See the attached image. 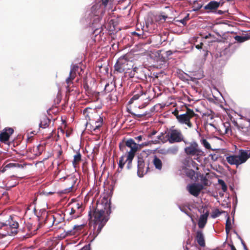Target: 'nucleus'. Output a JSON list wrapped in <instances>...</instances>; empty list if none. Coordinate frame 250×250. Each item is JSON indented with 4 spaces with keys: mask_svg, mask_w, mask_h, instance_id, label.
Here are the masks:
<instances>
[{
    "mask_svg": "<svg viewBox=\"0 0 250 250\" xmlns=\"http://www.w3.org/2000/svg\"><path fill=\"white\" fill-rule=\"evenodd\" d=\"M111 212V203L106 199L97 202L96 206H90L88 211L89 223L93 224V235L96 237L109 220Z\"/></svg>",
    "mask_w": 250,
    "mask_h": 250,
    "instance_id": "1",
    "label": "nucleus"
},
{
    "mask_svg": "<svg viewBox=\"0 0 250 250\" xmlns=\"http://www.w3.org/2000/svg\"><path fill=\"white\" fill-rule=\"evenodd\" d=\"M89 110H92V108L86 107L83 111V114L85 117L88 118L89 122L87 123V125H89V129L91 131L95 132H97L98 130L100 131V128L103 125V116L94 110H93L92 112H90Z\"/></svg>",
    "mask_w": 250,
    "mask_h": 250,
    "instance_id": "2",
    "label": "nucleus"
},
{
    "mask_svg": "<svg viewBox=\"0 0 250 250\" xmlns=\"http://www.w3.org/2000/svg\"><path fill=\"white\" fill-rule=\"evenodd\" d=\"M184 152L188 156L193 157V159L198 162L200 161V158L204 155V151L195 141L189 143L188 146L185 147Z\"/></svg>",
    "mask_w": 250,
    "mask_h": 250,
    "instance_id": "3",
    "label": "nucleus"
},
{
    "mask_svg": "<svg viewBox=\"0 0 250 250\" xmlns=\"http://www.w3.org/2000/svg\"><path fill=\"white\" fill-rule=\"evenodd\" d=\"M250 158V151L241 149L238 155H231L227 157L226 160L230 165L239 166L247 161Z\"/></svg>",
    "mask_w": 250,
    "mask_h": 250,
    "instance_id": "4",
    "label": "nucleus"
},
{
    "mask_svg": "<svg viewBox=\"0 0 250 250\" xmlns=\"http://www.w3.org/2000/svg\"><path fill=\"white\" fill-rule=\"evenodd\" d=\"M186 113L180 115L178 116V121L179 123L187 125L189 127H192L193 125L190 120L194 118L195 120L197 119L199 116L194 113L193 110L190 109L186 106Z\"/></svg>",
    "mask_w": 250,
    "mask_h": 250,
    "instance_id": "5",
    "label": "nucleus"
},
{
    "mask_svg": "<svg viewBox=\"0 0 250 250\" xmlns=\"http://www.w3.org/2000/svg\"><path fill=\"white\" fill-rule=\"evenodd\" d=\"M166 138L170 144L180 143L184 141V137L181 130L170 128L167 132Z\"/></svg>",
    "mask_w": 250,
    "mask_h": 250,
    "instance_id": "6",
    "label": "nucleus"
},
{
    "mask_svg": "<svg viewBox=\"0 0 250 250\" xmlns=\"http://www.w3.org/2000/svg\"><path fill=\"white\" fill-rule=\"evenodd\" d=\"M132 67V62L124 57L118 59L114 65L115 70L118 73L125 72Z\"/></svg>",
    "mask_w": 250,
    "mask_h": 250,
    "instance_id": "7",
    "label": "nucleus"
},
{
    "mask_svg": "<svg viewBox=\"0 0 250 250\" xmlns=\"http://www.w3.org/2000/svg\"><path fill=\"white\" fill-rule=\"evenodd\" d=\"M150 160L148 157L145 158L143 157H138V175L142 177L146 174L149 169V164Z\"/></svg>",
    "mask_w": 250,
    "mask_h": 250,
    "instance_id": "8",
    "label": "nucleus"
},
{
    "mask_svg": "<svg viewBox=\"0 0 250 250\" xmlns=\"http://www.w3.org/2000/svg\"><path fill=\"white\" fill-rule=\"evenodd\" d=\"M63 186L65 187L62 193L66 194L73 191V189L78 179L75 176L69 175L64 177Z\"/></svg>",
    "mask_w": 250,
    "mask_h": 250,
    "instance_id": "9",
    "label": "nucleus"
},
{
    "mask_svg": "<svg viewBox=\"0 0 250 250\" xmlns=\"http://www.w3.org/2000/svg\"><path fill=\"white\" fill-rule=\"evenodd\" d=\"M80 69L81 71H82V69L80 68L79 66L77 65H74L69 73V77L66 80V83L67 84L66 87V92L70 93L73 90L71 89L70 85L73 84V81L76 77V73H78L80 74V72H79V70Z\"/></svg>",
    "mask_w": 250,
    "mask_h": 250,
    "instance_id": "10",
    "label": "nucleus"
},
{
    "mask_svg": "<svg viewBox=\"0 0 250 250\" xmlns=\"http://www.w3.org/2000/svg\"><path fill=\"white\" fill-rule=\"evenodd\" d=\"M187 188L190 194L195 197H198L201 190L204 189V187L202 184L193 183L188 185Z\"/></svg>",
    "mask_w": 250,
    "mask_h": 250,
    "instance_id": "11",
    "label": "nucleus"
},
{
    "mask_svg": "<svg viewBox=\"0 0 250 250\" xmlns=\"http://www.w3.org/2000/svg\"><path fill=\"white\" fill-rule=\"evenodd\" d=\"M133 96L128 101V104H132L135 100H138L140 97L146 95V90H144L143 87L138 84L136 86L134 90L132 92Z\"/></svg>",
    "mask_w": 250,
    "mask_h": 250,
    "instance_id": "12",
    "label": "nucleus"
},
{
    "mask_svg": "<svg viewBox=\"0 0 250 250\" xmlns=\"http://www.w3.org/2000/svg\"><path fill=\"white\" fill-rule=\"evenodd\" d=\"M14 129L11 127H6L0 132V141L6 143L8 141L10 136L13 133Z\"/></svg>",
    "mask_w": 250,
    "mask_h": 250,
    "instance_id": "13",
    "label": "nucleus"
},
{
    "mask_svg": "<svg viewBox=\"0 0 250 250\" xmlns=\"http://www.w3.org/2000/svg\"><path fill=\"white\" fill-rule=\"evenodd\" d=\"M220 3L221 1H210L204 7V8L208 13H216L217 9L220 5Z\"/></svg>",
    "mask_w": 250,
    "mask_h": 250,
    "instance_id": "14",
    "label": "nucleus"
},
{
    "mask_svg": "<svg viewBox=\"0 0 250 250\" xmlns=\"http://www.w3.org/2000/svg\"><path fill=\"white\" fill-rule=\"evenodd\" d=\"M125 145L127 147L130 148V150L128 152L129 157L131 158L133 155H135V152L138 149V145L135 143L132 139H129L125 140Z\"/></svg>",
    "mask_w": 250,
    "mask_h": 250,
    "instance_id": "15",
    "label": "nucleus"
},
{
    "mask_svg": "<svg viewBox=\"0 0 250 250\" xmlns=\"http://www.w3.org/2000/svg\"><path fill=\"white\" fill-rule=\"evenodd\" d=\"M83 211V208L82 204L77 203L74 207L71 208L69 213L70 215H72V217L77 218L81 216Z\"/></svg>",
    "mask_w": 250,
    "mask_h": 250,
    "instance_id": "16",
    "label": "nucleus"
},
{
    "mask_svg": "<svg viewBox=\"0 0 250 250\" xmlns=\"http://www.w3.org/2000/svg\"><path fill=\"white\" fill-rule=\"evenodd\" d=\"M1 227L8 226L10 229H14V230L12 231V233L17 232L16 229L19 227V224L16 221H13L12 219L10 218V220H9L6 223H0Z\"/></svg>",
    "mask_w": 250,
    "mask_h": 250,
    "instance_id": "17",
    "label": "nucleus"
},
{
    "mask_svg": "<svg viewBox=\"0 0 250 250\" xmlns=\"http://www.w3.org/2000/svg\"><path fill=\"white\" fill-rule=\"evenodd\" d=\"M209 212L207 211L206 213L201 215L199 219L198 222V226L200 228L203 229L205 227L207 222Z\"/></svg>",
    "mask_w": 250,
    "mask_h": 250,
    "instance_id": "18",
    "label": "nucleus"
},
{
    "mask_svg": "<svg viewBox=\"0 0 250 250\" xmlns=\"http://www.w3.org/2000/svg\"><path fill=\"white\" fill-rule=\"evenodd\" d=\"M139 70L136 67H135L133 69L131 67L130 70H128L125 72V76H128L129 78H139V76L138 75Z\"/></svg>",
    "mask_w": 250,
    "mask_h": 250,
    "instance_id": "19",
    "label": "nucleus"
},
{
    "mask_svg": "<svg viewBox=\"0 0 250 250\" xmlns=\"http://www.w3.org/2000/svg\"><path fill=\"white\" fill-rule=\"evenodd\" d=\"M192 157H187L182 161V164L184 166V167H190L191 165H192L193 167L197 165L196 163L194 161L195 160L191 158Z\"/></svg>",
    "mask_w": 250,
    "mask_h": 250,
    "instance_id": "20",
    "label": "nucleus"
},
{
    "mask_svg": "<svg viewBox=\"0 0 250 250\" xmlns=\"http://www.w3.org/2000/svg\"><path fill=\"white\" fill-rule=\"evenodd\" d=\"M196 239L198 244L201 247L205 246V242L203 234L201 230H198L196 232Z\"/></svg>",
    "mask_w": 250,
    "mask_h": 250,
    "instance_id": "21",
    "label": "nucleus"
},
{
    "mask_svg": "<svg viewBox=\"0 0 250 250\" xmlns=\"http://www.w3.org/2000/svg\"><path fill=\"white\" fill-rule=\"evenodd\" d=\"M116 91V86L112 83H107L104 86V92L107 94L111 92H115Z\"/></svg>",
    "mask_w": 250,
    "mask_h": 250,
    "instance_id": "22",
    "label": "nucleus"
},
{
    "mask_svg": "<svg viewBox=\"0 0 250 250\" xmlns=\"http://www.w3.org/2000/svg\"><path fill=\"white\" fill-rule=\"evenodd\" d=\"M152 163L155 167L158 170H161L162 168L163 163L162 161L156 156L154 157Z\"/></svg>",
    "mask_w": 250,
    "mask_h": 250,
    "instance_id": "23",
    "label": "nucleus"
},
{
    "mask_svg": "<svg viewBox=\"0 0 250 250\" xmlns=\"http://www.w3.org/2000/svg\"><path fill=\"white\" fill-rule=\"evenodd\" d=\"M234 39L238 42H243L250 39V33L243 36L237 35L234 37Z\"/></svg>",
    "mask_w": 250,
    "mask_h": 250,
    "instance_id": "24",
    "label": "nucleus"
},
{
    "mask_svg": "<svg viewBox=\"0 0 250 250\" xmlns=\"http://www.w3.org/2000/svg\"><path fill=\"white\" fill-rule=\"evenodd\" d=\"M82 161V155L79 152H77L76 154L74 156V159L72 162L73 166L76 167L79 165L80 162Z\"/></svg>",
    "mask_w": 250,
    "mask_h": 250,
    "instance_id": "25",
    "label": "nucleus"
},
{
    "mask_svg": "<svg viewBox=\"0 0 250 250\" xmlns=\"http://www.w3.org/2000/svg\"><path fill=\"white\" fill-rule=\"evenodd\" d=\"M50 122V120L48 118L44 117L41 120L39 124V126L42 128H45L49 126Z\"/></svg>",
    "mask_w": 250,
    "mask_h": 250,
    "instance_id": "26",
    "label": "nucleus"
},
{
    "mask_svg": "<svg viewBox=\"0 0 250 250\" xmlns=\"http://www.w3.org/2000/svg\"><path fill=\"white\" fill-rule=\"evenodd\" d=\"M129 113L131 114L133 118L135 119H138L139 118L144 117L147 115L148 114H149V112L147 111H146L143 113H140L139 114H137L132 111H129Z\"/></svg>",
    "mask_w": 250,
    "mask_h": 250,
    "instance_id": "27",
    "label": "nucleus"
},
{
    "mask_svg": "<svg viewBox=\"0 0 250 250\" xmlns=\"http://www.w3.org/2000/svg\"><path fill=\"white\" fill-rule=\"evenodd\" d=\"M231 225L230 219L229 216H228V218L226 220V226H225V230L227 234H228L229 232L230 229H231Z\"/></svg>",
    "mask_w": 250,
    "mask_h": 250,
    "instance_id": "28",
    "label": "nucleus"
},
{
    "mask_svg": "<svg viewBox=\"0 0 250 250\" xmlns=\"http://www.w3.org/2000/svg\"><path fill=\"white\" fill-rule=\"evenodd\" d=\"M224 212V211H220L219 210V209L216 208L214 210L212 211V212L211 214V217L213 218H216Z\"/></svg>",
    "mask_w": 250,
    "mask_h": 250,
    "instance_id": "29",
    "label": "nucleus"
},
{
    "mask_svg": "<svg viewBox=\"0 0 250 250\" xmlns=\"http://www.w3.org/2000/svg\"><path fill=\"white\" fill-rule=\"evenodd\" d=\"M134 155H133V156L131 158L129 157V155H127V156L126 161L127 163V168L128 169H130L132 167V161L134 157Z\"/></svg>",
    "mask_w": 250,
    "mask_h": 250,
    "instance_id": "30",
    "label": "nucleus"
},
{
    "mask_svg": "<svg viewBox=\"0 0 250 250\" xmlns=\"http://www.w3.org/2000/svg\"><path fill=\"white\" fill-rule=\"evenodd\" d=\"M16 165L19 166V164L9 163V164H7V165H6L4 167L0 168V172L3 173L6 170L7 168L15 167Z\"/></svg>",
    "mask_w": 250,
    "mask_h": 250,
    "instance_id": "31",
    "label": "nucleus"
},
{
    "mask_svg": "<svg viewBox=\"0 0 250 250\" xmlns=\"http://www.w3.org/2000/svg\"><path fill=\"white\" fill-rule=\"evenodd\" d=\"M126 162V159L125 160V156H123L120 158L119 162V167L122 169L125 163Z\"/></svg>",
    "mask_w": 250,
    "mask_h": 250,
    "instance_id": "32",
    "label": "nucleus"
},
{
    "mask_svg": "<svg viewBox=\"0 0 250 250\" xmlns=\"http://www.w3.org/2000/svg\"><path fill=\"white\" fill-rule=\"evenodd\" d=\"M202 4L199 3L196 1H194L193 5V11H197L199 10L202 8Z\"/></svg>",
    "mask_w": 250,
    "mask_h": 250,
    "instance_id": "33",
    "label": "nucleus"
},
{
    "mask_svg": "<svg viewBox=\"0 0 250 250\" xmlns=\"http://www.w3.org/2000/svg\"><path fill=\"white\" fill-rule=\"evenodd\" d=\"M218 183L221 185L223 191L224 192L226 191L227 190V187L225 182L222 179H219Z\"/></svg>",
    "mask_w": 250,
    "mask_h": 250,
    "instance_id": "34",
    "label": "nucleus"
},
{
    "mask_svg": "<svg viewBox=\"0 0 250 250\" xmlns=\"http://www.w3.org/2000/svg\"><path fill=\"white\" fill-rule=\"evenodd\" d=\"M93 33L95 35V36H97L98 35H99L100 36H101L102 35L104 34L103 33V28L102 27H100V28H96L93 31Z\"/></svg>",
    "mask_w": 250,
    "mask_h": 250,
    "instance_id": "35",
    "label": "nucleus"
},
{
    "mask_svg": "<svg viewBox=\"0 0 250 250\" xmlns=\"http://www.w3.org/2000/svg\"><path fill=\"white\" fill-rule=\"evenodd\" d=\"M126 146L125 145V140L124 139L119 144L120 150L123 152L125 150Z\"/></svg>",
    "mask_w": 250,
    "mask_h": 250,
    "instance_id": "36",
    "label": "nucleus"
},
{
    "mask_svg": "<svg viewBox=\"0 0 250 250\" xmlns=\"http://www.w3.org/2000/svg\"><path fill=\"white\" fill-rule=\"evenodd\" d=\"M201 143L206 148L208 149H211V146L209 143L207 141V140L204 139H202L201 141Z\"/></svg>",
    "mask_w": 250,
    "mask_h": 250,
    "instance_id": "37",
    "label": "nucleus"
},
{
    "mask_svg": "<svg viewBox=\"0 0 250 250\" xmlns=\"http://www.w3.org/2000/svg\"><path fill=\"white\" fill-rule=\"evenodd\" d=\"M38 131L33 130L32 131L31 129H28L27 131V133L28 138L32 137L33 136L36 135L38 133Z\"/></svg>",
    "mask_w": 250,
    "mask_h": 250,
    "instance_id": "38",
    "label": "nucleus"
},
{
    "mask_svg": "<svg viewBox=\"0 0 250 250\" xmlns=\"http://www.w3.org/2000/svg\"><path fill=\"white\" fill-rule=\"evenodd\" d=\"M178 151V147H177V146L171 147H170L168 149V152L169 153L173 154H176L177 153Z\"/></svg>",
    "mask_w": 250,
    "mask_h": 250,
    "instance_id": "39",
    "label": "nucleus"
},
{
    "mask_svg": "<svg viewBox=\"0 0 250 250\" xmlns=\"http://www.w3.org/2000/svg\"><path fill=\"white\" fill-rule=\"evenodd\" d=\"M186 175L189 178L192 179L195 175V171L193 170H188L186 172Z\"/></svg>",
    "mask_w": 250,
    "mask_h": 250,
    "instance_id": "40",
    "label": "nucleus"
},
{
    "mask_svg": "<svg viewBox=\"0 0 250 250\" xmlns=\"http://www.w3.org/2000/svg\"><path fill=\"white\" fill-rule=\"evenodd\" d=\"M201 180L202 181V182L203 183V187L208 186V180L206 176H204V175H202L201 176Z\"/></svg>",
    "mask_w": 250,
    "mask_h": 250,
    "instance_id": "41",
    "label": "nucleus"
},
{
    "mask_svg": "<svg viewBox=\"0 0 250 250\" xmlns=\"http://www.w3.org/2000/svg\"><path fill=\"white\" fill-rule=\"evenodd\" d=\"M223 125L224 126V127L225 128V129H226V130L227 131V133H228L229 132V131H230V123L229 122H227L225 123H223Z\"/></svg>",
    "mask_w": 250,
    "mask_h": 250,
    "instance_id": "42",
    "label": "nucleus"
},
{
    "mask_svg": "<svg viewBox=\"0 0 250 250\" xmlns=\"http://www.w3.org/2000/svg\"><path fill=\"white\" fill-rule=\"evenodd\" d=\"M54 216L52 215L47 216L45 220V224H47L49 221H53V222H54Z\"/></svg>",
    "mask_w": 250,
    "mask_h": 250,
    "instance_id": "43",
    "label": "nucleus"
},
{
    "mask_svg": "<svg viewBox=\"0 0 250 250\" xmlns=\"http://www.w3.org/2000/svg\"><path fill=\"white\" fill-rule=\"evenodd\" d=\"M219 130L221 133L224 134H227V131L226 129H225V128L224 127V126L223 125V124L220 127Z\"/></svg>",
    "mask_w": 250,
    "mask_h": 250,
    "instance_id": "44",
    "label": "nucleus"
},
{
    "mask_svg": "<svg viewBox=\"0 0 250 250\" xmlns=\"http://www.w3.org/2000/svg\"><path fill=\"white\" fill-rule=\"evenodd\" d=\"M61 95L58 93L56 98L55 99V102L57 103V104H59L61 101Z\"/></svg>",
    "mask_w": 250,
    "mask_h": 250,
    "instance_id": "45",
    "label": "nucleus"
},
{
    "mask_svg": "<svg viewBox=\"0 0 250 250\" xmlns=\"http://www.w3.org/2000/svg\"><path fill=\"white\" fill-rule=\"evenodd\" d=\"M172 114L175 116L176 119L178 120V116H180V114H179V111L177 109H175V110L172 112Z\"/></svg>",
    "mask_w": 250,
    "mask_h": 250,
    "instance_id": "46",
    "label": "nucleus"
},
{
    "mask_svg": "<svg viewBox=\"0 0 250 250\" xmlns=\"http://www.w3.org/2000/svg\"><path fill=\"white\" fill-rule=\"evenodd\" d=\"M83 227V225H79V226H75L74 227H73V229H76V230H81Z\"/></svg>",
    "mask_w": 250,
    "mask_h": 250,
    "instance_id": "47",
    "label": "nucleus"
},
{
    "mask_svg": "<svg viewBox=\"0 0 250 250\" xmlns=\"http://www.w3.org/2000/svg\"><path fill=\"white\" fill-rule=\"evenodd\" d=\"M203 45V43L201 42L200 44L196 45L195 47L198 49H200L202 48Z\"/></svg>",
    "mask_w": 250,
    "mask_h": 250,
    "instance_id": "48",
    "label": "nucleus"
},
{
    "mask_svg": "<svg viewBox=\"0 0 250 250\" xmlns=\"http://www.w3.org/2000/svg\"><path fill=\"white\" fill-rule=\"evenodd\" d=\"M241 242H242V244L244 247V250H249L248 248L247 247V246H246L245 243L244 242V241L243 240H242Z\"/></svg>",
    "mask_w": 250,
    "mask_h": 250,
    "instance_id": "49",
    "label": "nucleus"
},
{
    "mask_svg": "<svg viewBox=\"0 0 250 250\" xmlns=\"http://www.w3.org/2000/svg\"><path fill=\"white\" fill-rule=\"evenodd\" d=\"M232 123L234 125L236 126L238 128H240V126H239L237 122L236 121H235L234 120L232 121Z\"/></svg>",
    "mask_w": 250,
    "mask_h": 250,
    "instance_id": "50",
    "label": "nucleus"
},
{
    "mask_svg": "<svg viewBox=\"0 0 250 250\" xmlns=\"http://www.w3.org/2000/svg\"><path fill=\"white\" fill-rule=\"evenodd\" d=\"M109 1V0H102V3L105 6L107 5Z\"/></svg>",
    "mask_w": 250,
    "mask_h": 250,
    "instance_id": "51",
    "label": "nucleus"
},
{
    "mask_svg": "<svg viewBox=\"0 0 250 250\" xmlns=\"http://www.w3.org/2000/svg\"><path fill=\"white\" fill-rule=\"evenodd\" d=\"M142 138H143L142 136L140 135V136H138L135 137V139L138 140V142H139L142 140Z\"/></svg>",
    "mask_w": 250,
    "mask_h": 250,
    "instance_id": "52",
    "label": "nucleus"
},
{
    "mask_svg": "<svg viewBox=\"0 0 250 250\" xmlns=\"http://www.w3.org/2000/svg\"><path fill=\"white\" fill-rule=\"evenodd\" d=\"M167 18V17L165 16H159V20H161L162 19H163V21H165Z\"/></svg>",
    "mask_w": 250,
    "mask_h": 250,
    "instance_id": "53",
    "label": "nucleus"
},
{
    "mask_svg": "<svg viewBox=\"0 0 250 250\" xmlns=\"http://www.w3.org/2000/svg\"><path fill=\"white\" fill-rule=\"evenodd\" d=\"M180 22L183 25H185L186 24L187 21L184 19H183L180 21Z\"/></svg>",
    "mask_w": 250,
    "mask_h": 250,
    "instance_id": "54",
    "label": "nucleus"
},
{
    "mask_svg": "<svg viewBox=\"0 0 250 250\" xmlns=\"http://www.w3.org/2000/svg\"><path fill=\"white\" fill-rule=\"evenodd\" d=\"M62 153V151L61 149L58 152V157H60Z\"/></svg>",
    "mask_w": 250,
    "mask_h": 250,
    "instance_id": "55",
    "label": "nucleus"
},
{
    "mask_svg": "<svg viewBox=\"0 0 250 250\" xmlns=\"http://www.w3.org/2000/svg\"><path fill=\"white\" fill-rule=\"evenodd\" d=\"M189 14H188L187 16L184 18L186 21L189 20Z\"/></svg>",
    "mask_w": 250,
    "mask_h": 250,
    "instance_id": "56",
    "label": "nucleus"
},
{
    "mask_svg": "<svg viewBox=\"0 0 250 250\" xmlns=\"http://www.w3.org/2000/svg\"><path fill=\"white\" fill-rule=\"evenodd\" d=\"M230 248L231 250H236L235 247L233 245H230Z\"/></svg>",
    "mask_w": 250,
    "mask_h": 250,
    "instance_id": "57",
    "label": "nucleus"
},
{
    "mask_svg": "<svg viewBox=\"0 0 250 250\" xmlns=\"http://www.w3.org/2000/svg\"><path fill=\"white\" fill-rule=\"evenodd\" d=\"M82 250H90L89 248L87 247H84Z\"/></svg>",
    "mask_w": 250,
    "mask_h": 250,
    "instance_id": "58",
    "label": "nucleus"
},
{
    "mask_svg": "<svg viewBox=\"0 0 250 250\" xmlns=\"http://www.w3.org/2000/svg\"><path fill=\"white\" fill-rule=\"evenodd\" d=\"M217 13L220 14V15H221L223 14V12L221 11V10H218Z\"/></svg>",
    "mask_w": 250,
    "mask_h": 250,
    "instance_id": "59",
    "label": "nucleus"
},
{
    "mask_svg": "<svg viewBox=\"0 0 250 250\" xmlns=\"http://www.w3.org/2000/svg\"><path fill=\"white\" fill-rule=\"evenodd\" d=\"M156 132L155 131H153L151 133V136H152V135H154L155 134H156Z\"/></svg>",
    "mask_w": 250,
    "mask_h": 250,
    "instance_id": "60",
    "label": "nucleus"
},
{
    "mask_svg": "<svg viewBox=\"0 0 250 250\" xmlns=\"http://www.w3.org/2000/svg\"><path fill=\"white\" fill-rule=\"evenodd\" d=\"M133 34L134 35H136V36H140V35H139V34H138L137 33H136V32H133Z\"/></svg>",
    "mask_w": 250,
    "mask_h": 250,
    "instance_id": "61",
    "label": "nucleus"
},
{
    "mask_svg": "<svg viewBox=\"0 0 250 250\" xmlns=\"http://www.w3.org/2000/svg\"><path fill=\"white\" fill-rule=\"evenodd\" d=\"M210 36H211V34H208V35L206 36L205 37V39H208V38H209V37H210Z\"/></svg>",
    "mask_w": 250,
    "mask_h": 250,
    "instance_id": "62",
    "label": "nucleus"
},
{
    "mask_svg": "<svg viewBox=\"0 0 250 250\" xmlns=\"http://www.w3.org/2000/svg\"><path fill=\"white\" fill-rule=\"evenodd\" d=\"M146 25L147 28H149V23L146 22Z\"/></svg>",
    "mask_w": 250,
    "mask_h": 250,
    "instance_id": "63",
    "label": "nucleus"
},
{
    "mask_svg": "<svg viewBox=\"0 0 250 250\" xmlns=\"http://www.w3.org/2000/svg\"><path fill=\"white\" fill-rule=\"evenodd\" d=\"M220 1H221V3H220V5H222L224 3V2L222 1V0H220Z\"/></svg>",
    "mask_w": 250,
    "mask_h": 250,
    "instance_id": "64",
    "label": "nucleus"
}]
</instances>
